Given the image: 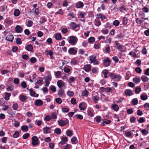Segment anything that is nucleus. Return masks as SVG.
Returning a JSON list of instances; mask_svg holds the SVG:
<instances>
[{"mask_svg":"<svg viewBox=\"0 0 149 149\" xmlns=\"http://www.w3.org/2000/svg\"><path fill=\"white\" fill-rule=\"evenodd\" d=\"M108 76L111 79H115L116 81H119L122 78V77L120 74H116L111 73H109Z\"/></svg>","mask_w":149,"mask_h":149,"instance_id":"1","label":"nucleus"},{"mask_svg":"<svg viewBox=\"0 0 149 149\" xmlns=\"http://www.w3.org/2000/svg\"><path fill=\"white\" fill-rule=\"evenodd\" d=\"M78 40L77 38L74 36H71L69 38L68 42L71 45H75Z\"/></svg>","mask_w":149,"mask_h":149,"instance_id":"2","label":"nucleus"},{"mask_svg":"<svg viewBox=\"0 0 149 149\" xmlns=\"http://www.w3.org/2000/svg\"><path fill=\"white\" fill-rule=\"evenodd\" d=\"M90 60L91 61V63H93L94 65H98V62L96 60V57L94 55H92L89 57Z\"/></svg>","mask_w":149,"mask_h":149,"instance_id":"3","label":"nucleus"},{"mask_svg":"<svg viewBox=\"0 0 149 149\" xmlns=\"http://www.w3.org/2000/svg\"><path fill=\"white\" fill-rule=\"evenodd\" d=\"M57 85L59 88H61L66 86V84L62 80H58L57 82Z\"/></svg>","mask_w":149,"mask_h":149,"instance_id":"4","label":"nucleus"},{"mask_svg":"<svg viewBox=\"0 0 149 149\" xmlns=\"http://www.w3.org/2000/svg\"><path fill=\"white\" fill-rule=\"evenodd\" d=\"M58 124L61 126H63L68 123V120H58Z\"/></svg>","mask_w":149,"mask_h":149,"instance_id":"5","label":"nucleus"},{"mask_svg":"<svg viewBox=\"0 0 149 149\" xmlns=\"http://www.w3.org/2000/svg\"><path fill=\"white\" fill-rule=\"evenodd\" d=\"M40 10L38 8H33L30 11V13L35 15H38L39 13Z\"/></svg>","mask_w":149,"mask_h":149,"instance_id":"6","label":"nucleus"},{"mask_svg":"<svg viewBox=\"0 0 149 149\" xmlns=\"http://www.w3.org/2000/svg\"><path fill=\"white\" fill-rule=\"evenodd\" d=\"M87 107V105L84 102H82L79 105V108L81 110H84Z\"/></svg>","mask_w":149,"mask_h":149,"instance_id":"7","label":"nucleus"},{"mask_svg":"<svg viewBox=\"0 0 149 149\" xmlns=\"http://www.w3.org/2000/svg\"><path fill=\"white\" fill-rule=\"evenodd\" d=\"M32 144L35 146L37 145L38 143V139L36 136H34L32 137Z\"/></svg>","mask_w":149,"mask_h":149,"instance_id":"8","label":"nucleus"},{"mask_svg":"<svg viewBox=\"0 0 149 149\" xmlns=\"http://www.w3.org/2000/svg\"><path fill=\"white\" fill-rule=\"evenodd\" d=\"M68 52L70 54L74 55L77 53V51L73 48H71L69 49Z\"/></svg>","mask_w":149,"mask_h":149,"instance_id":"9","label":"nucleus"},{"mask_svg":"<svg viewBox=\"0 0 149 149\" xmlns=\"http://www.w3.org/2000/svg\"><path fill=\"white\" fill-rule=\"evenodd\" d=\"M111 63L110 60L109 58H107L103 61V63L104 66L106 67H108L109 66Z\"/></svg>","mask_w":149,"mask_h":149,"instance_id":"10","label":"nucleus"},{"mask_svg":"<svg viewBox=\"0 0 149 149\" xmlns=\"http://www.w3.org/2000/svg\"><path fill=\"white\" fill-rule=\"evenodd\" d=\"M15 31L17 33H20L23 31V29L22 27L19 25H17L15 27Z\"/></svg>","mask_w":149,"mask_h":149,"instance_id":"11","label":"nucleus"},{"mask_svg":"<svg viewBox=\"0 0 149 149\" xmlns=\"http://www.w3.org/2000/svg\"><path fill=\"white\" fill-rule=\"evenodd\" d=\"M125 95L128 96L132 95L133 94V91L129 89H126L125 91Z\"/></svg>","mask_w":149,"mask_h":149,"instance_id":"12","label":"nucleus"},{"mask_svg":"<svg viewBox=\"0 0 149 149\" xmlns=\"http://www.w3.org/2000/svg\"><path fill=\"white\" fill-rule=\"evenodd\" d=\"M45 53L47 55H49L50 56L51 58H52L53 53L52 51L46 49L45 50Z\"/></svg>","mask_w":149,"mask_h":149,"instance_id":"13","label":"nucleus"},{"mask_svg":"<svg viewBox=\"0 0 149 149\" xmlns=\"http://www.w3.org/2000/svg\"><path fill=\"white\" fill-rule=\"evenodd\" d=\"M84 4L81 1L77 2L75 5V7L77 8H80L84 6Z\"/></svg>","mask_w":149,"mask_h":149,"instance_id":"14","label":"nucleus"},{"mask_svg":"<svg viewBox=\"0 0 149 149\" xmlns=\"http://www.w3.org/2000/svg\"><path fill=\"white\" fill-rule=\"evenodd\" d=\"M30 94L31 96L35 97H37L38 96V94L36 93L33 89H30L29 90Z\"/></svg>","mask_w":149,"mask_h":149,"instance_id":"15","label":"nucleus"},{"mask_svg":"<svg viewBox=\"0 0 149 149\" xmlns=\"http://www.w3.org/2000/svg\"><path fill=\"white\" fill-rule=\"evenodd\" d=\"M97 18L101 19L102 21H103L104 19L106 18L105 16L101 13L97 14Z\"/></svg>","mask_w":149,"mask_h":149,"instance_id":"16","label":"nucleus"},{"mask_svg":"<svg viewBox=\"0 0 149 149\" xmlns=\"http://www.w3.org/2000/svg\"><path fill=\"white\" fill-rule=\"evenodd\" d=\"M42 101L40 100H38L35 101V104L36 106H41L43 104Z\"/></svg>","mask_w":149,"mask_h":149,"instance_id":"17","label":"nucleus"},{"mask_svg":"<svg viewBox=\"0 0 149 149\" xmlns=\"http://www.w3.org/2000/svg\"><path fill=\"white\" fill-rule=\"evenodd\" d=\"M19 98L21 101L24 102L26 100L27 97L26 96L22 94L20 95Z\"/></svg>","mask_w":149,"mask_h":149,"instance_id":"18","label":"nucleus"},{"mask_svg":"<svg viewBox=\"0 0 149 149\" xmlns=\"http://www.w3.org/2000/svg\"><path fill=\"white\" fill-rule=\"evenodd\" d=\"M111 108L116 111H117L119 109L118 105L116 104H111Z\"/></svg>","mask_w":149,"mask_h":149,"instance_id":"19","label":"nucleus"},{"mask_svg":"<svg viewBox=\"0 0 149 149\" xmlns=\"http://www.w3.org/2000/svg\"><path fill=\"white\" fill-rule=\"evenodd\" d=\"M91 68V65L90 64H87L85 65L84 67L85 70L87 72H89Z\"/></svg>","mask_w":149,"mask_h":149,"instance_id":"20","label":"nucleus"},{"mask_svg":"<svg viewBox=\"0 0 149 149\" xmlns=\"http://www.w3.org/2000/svg\"><path fill=\"white\" fill-rule=\"evenodd\" d=\"M6 39L8 41L12 42L13 39V36L12 35H8L6 36Z\"/></svg>","mask_w":149,"mask_h":149,"instance_id":"21","label":"nucleus"},{"mask_svg":"<svg viewBox=\"0 0 149 149\" xmlns=\"http://www.w3.org/2000/svg\"><path fill=\"white\" fill-rule=\"evenodd\" d=\"M5 99L6 100H9V97H10L11 95V94L10 93H8L7 92H6L5 93Z\"/></svg>","mask_w":149,"mask_h":149,"instance_id":"22","label":"nucleus"},{"mask_svg":"<svg viewBox=\"0 0 149 149\" xmlns=\"http://www.w3.org/2000/svg\"><path fill=\"white\" fill-rule=\"evenodd\" d=\"M5 22L9 25H10L13 23V21L9 19H6L5 21Z\"/></svg>","mask_w":149,"mask_h":149,"instance_id":"23","label":"nucleus"},{"mask_svg":"<svg viewBox=\"0 0 149 149\" xmlns=\"http://www.w3.org/2000/svg\"><path fill=\"white\" fill-rule=\"evenodd\" d=\"M21 130L24 132H27L28 130V127L27 125H24L21 127Z\"/></svg>","mask_w":149,"mask_h":149,"instance_id":"24","label":"nucleus"},{"mask_svg":"<svg viewBox=\"0 0 149 149\" xmlns=\"http://www.w3.org/2000/svg\"><path fill=\"white\" fill-rule=\"evenodd\" d=\"M140 79L139 77H135L133 79V81L135 83H139L140 81Z\"/></svg>","mask_w":149,"mask_h":149,"instance_id":"25","label":"nucleus"},{"mask_svg":"<svg viewBox=\"0 0 149 149\" xmlns=\"http://www.w3.org/2000/svg\"><path fill=\"white\" fill-rule=\"evenodd\" d=\"M20 14V11L19 10L17 9L15 10L14 12V14L15 16H18Z\"/></svg>","mask_w":149,"mask_h":149,"instance_id":"26","label":"nucleus"},{"mask_svg":"<svg viewBox=\"0 0 149 149\" xmlns=\"http://www.w3.org/2000/svg\"><path fill=\"white\" fill-rule=\"evenodd\" d=\"M64 93V91L61 89H60L58 91V94L59 96L61 97Z\"/></svg>","mask_w":149,"mask_h":149,"instance_id":"27","label":"nucleus"},{"mask_svg":"<svg viewBox=\"0 0 149 149\" xmlns=\"http://www.w3.org/2000/svg\"><path fill=\"white\" fill-rule=\"evenodd\" d=\"M1 106L2 107V110L3 111H6L9 108L8 105L5 104H2Z\"/></svg>","mask_w":149,"mask_h":149,"instance_id":"28","label":"nucleus"},{"mask_svg":"<svg viewBox=\"0 0 149 149\" xmlns=\"http://www.w3.org/2000/svg\"><path fill=\"white\" fill-rule=\"evenodd\" d=\"M44 133H47L50 132V130L49 127H46L43 128V130Z\"/></svg>","mask_w":149,"mask_h":149,"instance_id":"29","label":"nucleus"},{"mask_svg":"<svg viewBox=\"0 0 149 149\" xmlns=\"http://www.w3.org/2000/svg\"><path fill=\"white\" fill-rule=\"evenodd\" d=\"M92 98L93 101L95 103L97 102L99 100V97L97 96H93L92 97Z\"/></svg>","mask_w":149,"mask_h":149,"instance_id":"30","label":"nucleus"},{"mask_svg":"<svg viewBox=\"0 0 149 149\" xmlns=\"http://www.w3.org/2000/svg\"><path fill=\"white\" fill-rule=\"evenodd\" d=\"M132 104L133 105H136L138 104V100L137 98L133 99L131 101Z\"/></svg>","mask_w":149,"mask_h":149,"instance_id":"31","label":"nucleus"},{"mask_svg":"<svg viewBox=\"0 0 149 149\" xmlns=\"http://www.w3.org/2000/svg\"><path fill=\"white\" fill-rule=\"evenodd\" d=\"M26 49L28 51H31L33 49V46L31 45H27L26 47Z\"/></svg>","mask_w":149,"mask_h":149,"instance_id":"32","label":"nucleus"},{"mask_svg":"<svg viewBox=\"0 0 149 149\" xmlns=\"http://www.w3.org/2000/svg\"><path fill=\"white\" fill-rule=\"evenodd\" d=\"M55 38L56 40H59L61 38V35L60 33L56 34L55 36Z\"/></svg>","mask_w":149,"mask_h":149,"instance_id":"33","label":"nucleus"},{"mask_svg":"<svg viewBox=\"0 0 149 149\" xmlns=\"http://www.w3.org/2000/svg\"><path fill=\"white\" fill-rule=\"evenodd\" d=\"M141 79L142 81L144 82H147L149 80V79L147 77L144 76H142L141 77Z\"/></svg>","mask_w":149,"mask_h":149,"instance_id":"34","label":"nucleus"},{"mask_svg":"<svg viewBox=\"0 0 149 149\" xmlns=\"http://www.w3.org/2000/svg\"><path fill=\"white\" fill-rule=\"evenodd\" d=\"M65 145L64 146V149H71L72 146L71 145L68 143H65Z\"/></svg>","mask_w":149,"mask_h":149,"instance_id":"35","label":"nucleus"},{"mask_svg":"<svg viewBox=\"0 0 149 149\" xmlns=\"http://www.w3.org/2000/svg\"><path fill=\"white\" fill-rule=\"evenodd\" d=\"M71 141L73 144H75L77 142V139L75 137H74L71 139Z\"/></svg>","mask_w":149,"mask_h":149,"instance_id":"36","label":"nucleus"},{"mask_svg":"<svg viewBox=\"0 0 149 149\" xmlns=\"http://www.w3.org/2000/svg\"><path fill=\"white\" fill-rule=\"evenodd\" d=\"M33 24V22L32 21L29 20L28 21L27 23L26 24V25L28 27H31L32 26Z\"/></svg>","mask_w":149,"mask_h":149,"instance_id":"37","label":"nucleus"},{"mask_svg":"<svg viewBox=\"0 0 149 149\" xmlns=\"http://www.w3.org/2000/svg\"><path fill=\"white\" fill-rule=\"evenodd\" d=\"M141 91L140 87H136V88L135 92L136 94L139 93Z\"/></svg>","mask_w":149,"mask_h":149,"instance_id":"38","label":"nucleus"},{"mask_svg":"<svg viewBox=\"0 0 149 149\" xmlns=\"http://www.w3.org/2000/svg\"><path fill=\"white\" fill-rule=\"evenodd\" d=\"M141 100H145L147 99V96L145 94H142L140 96Z\"/></svg>","mask_w":149,"mask_h":149,"instance_id":"39","label":"nucleus"},{"mask_svg":"<svg viewBox=\"0 0 149 149\" xmlns=\"http://www.w3.org/2000/svg\"><path fill=\"white\" fill-rule=\"evenodd\" d=\"M100 44L95 42L94 45V47L96 49H98L100 47Z\"/></svg>","mask_w":149,"mask_h":149,"instance_id":"40","label":"nucleus"},{"mask_svg":"<svg viewBox=\"0 0 149 149\" xmlns=\"http://www.w3.org/2000/svg\"><path fill=\"white\" fill-rule=\"evenodd\" d=\"M61 72L59 71H58L55 72V75L56 78L59 77L61 75Z\"/></svg>","mask_w":149,"mask_h":149,"instance_id":"41","label":"nucleus"},{"mask_svg":"<svg viewBox=\"0 0 149 149\" xmlns=\"http://www.w3.org/2000/svg\"><path fill=\"white\" fill-rule=\"evenodd\" d=\"M49 88L50 90L53 92H55L56 91V87L53 85H51L50 86Z\"/></svg>","mask_w":149,"mask_h":149,"instance_id":"42","label":"nucleus"},{"mask_svg":"<svg viewBox=\"0 0 149 149\" xmlns=\"http://www.w3.org/2000/svg\"><path fill=\"white\" fill-rule=\"evenodd\" d=\"M75 78L74 77H71L69 78V79H68V81L69 83H71L72 82L74 81L75 80Z\"/></svg>","mask_w":149,"mask_h":149,"instance_id":"43","label":"nucleus"},{"mask_svg":"<svg viewBox=\"0 0 149 149\" xmlns=\"http://www.w3.org/2000/svg\"><path fill=\"white\" fill-rule=\"evenodd\" d=\"M37 59L36 58L34 57H32L30 59V62L32 63H34L36 62Z\"/></svg>","mask_w":149,"mask_h":149,"instance_id":"44","label":"nucleus"},{"mask_svg":"<svg viewBox=\"0 0 149 149\" xmlns=\"http://www.w3.org/2000/svg\"><path fill=\"white\" fill-rule=\"evenodd\" d=\"M95 120L97 122L100 123L101 120V117L100 116H97L95 118Z\"/></svg>","mask_w":149,"mask_h":149,"instance_id":"45","label":"nucleus"},{"mask_svg":"<svg viewBox=\"0 0 149 149\" xmlns=\"http://www.w3.org/2000/svg\"><path fill=\"white\" fill-rule=\"evenodd\" d=\"M86 15V13H85L80 12L79 13V17H81L82 18H84V16Z\"/></svg>","mask_w":149,"mask_h":149,"instance_id":"46","label":"nucleus"},{"mask_svg":"<svg viewBox=\"0 0 149 149\" xmlns=\"http://www.w3.org/2000/svg\"><path fill=\"white\" fill-rule=\"evenodd\" d=\"M95 40V38L93 37H91L88 39V41L90 43H93L94 42Z\"/></svg>","mask_w":149,"mask_h":149,"instance_id":"47","label":"nucleus"},{"mask_svg":"<svg viewBox=\"0 0 149 149\" xmlns=\"http://www.w3.org/2000/svg\"><path fill=\"white\" fill-rule=\"evenodd\" d=\"M67 95L69 97H72L74 95V92L72 91H68L67 92Z\"/></svg>","mask_w":149,"mask_h":149,"instance_id":"48","label":"nucleus"},{"mask_svg":"<svg viewBox=\"0 0 149 149\" xmlns=\"http://www.w3.org/2000/svg\"><path fill=\"white\" fill-rule=\"evenodd\" d=\"M12 107L14 110H17L18 107V104L16 103H14Z\"/></svg>","mask_w":149,"mask_h":149,"instance_id":"49","label":"nucleus"},{"mask_svg":"<svg viewBox=\"0 0 149 149\" xmlns=\"http://www.w3.org/2000/svg\"><path fill=\"white\" fill-rule=\"evenodd\" d=\"M141 132L143 135H146L148 133V131L145 129L142 130Z\"/></svg>","mask_w":149,"mask_h":149,"instance_id":"50","label":"nucleus"},{"mask_svg":"<svg viewBox=\"0 0 149 149\" xmlns=\"http://www.w3.org/2000/svg\"><path fill=\"white\" fill-rule=\"evenodd\" d=\"M54 132L57 134H59L61 133V129L59 128H56L54 130Z\"/></svg>","mask_w":149,"mask_h":149,"instance_id":"51","label":"nucleus"},{"mask_svg":"<svg viewBox=\"0 0 149 149\" xmlns=\"http://www.w3.org/2000/svg\"><path fill=\"white\" fill-rule=\"evenodd\" d=\"M66 133L67 136H70L72 135V132L70 130H68L67 131Z\"/></svg>","mask_w":149,"mask_h":149,"instance_id":"52","label":"nucleus"},{"mask_svg":"<svg viewBox=\"0 0 149 149\" xmlns=\"http://www.w3.org/2000/svg\"><path fill=\"white\" fill-rule=\"evenodd\" d=\"M88 94V92L86 90L82 92V95L84 96H87Z\"/></svg>","mask_w":149,"mask_h":149,"instance_id":"53","label":"nucleus"},{"mask_svg":"<svg viewBox=\"0 0 149 149\" xmlns=\"http://www.w3.org/2000/svg\"><path fill=\"white\" fill-rule=\"evenodd\" d=\"M35 123L38 126H39L41 124L42 121L40 120H36L35 121Z\"/></svg>","mask_w":149,"mask_h":149,"instance_id":"54","label":"nucleus"},{"mask_svg":"<svg viewBox=\"0 0 149 149\" xmlns=\"http://www.w3.org/2000/svg\"><path fill=\"white\" fill-rule=\"evenodd\" d=\"M124 48V47L122 45H118V46H117V49H119L121 52L123 51L124 50L123 49Z\"/></svg>","mask_w":149,"mask_h":149,"instance_id":"55","label":"nucleus"},{"mask_svg":"<svg viewBox=\"0 0 149 149\" xmlns=\"http://www.w3.org/2000/svg\"><path fill=\"white\" fill-rule=\"evenodd\" d=\"M50 116L49 115H47L44 118V119L46 121H49L51 119Z\"/></svg>","mask_w":149,"mask_h":149,"instance_id":"56","label":"nucleus"},{"mask_svg":"<svg viewBox=\"0 0 149 149\" xmlns=\"http://www.w3.org/2000/svg\"><path fill=\"white\" fill-rule=\"evenodd\" d=\"M19 134L17 131L15 132L13 135V136L14 138H17L19 136Z\"/></svg>","mask_w":149,"mask_h":149,"instance_id":"57","label":"nucleus"},{"mask_svg":"<svg viewBox=\"0 0 149 149\" xmlns=\"http://www.w3.org/2000/svg\"><path fill=\"white\" fill-rule=\"evenodd\" d=\"M51 119H55L57 118V116L54 113H52L50 116Z\"/></svg>","mask_w":149,"mask_h":149,"instance_id":"58","label":"nucleus"},{"mask_svg":"<svg viewBox=\"0 0 149 149\" xmlns=\"http://www.w3.org/2000/svg\"><path fill=\"white\" fill-rule=\"evenodd\" d=\"M9 72V71L7 70H2L1 71V73L2 75H4Z\"/></svg>","mask_w":149,"mask_h":149,"instance_id":"59","label":"nucleus"},{"mask_svg":"<svg viewBox=\"0 0 149 149\" xmlns=\"http://www.w3.org/2000/svg\"><path fill=\"white\" fill-rule=\"evenodd\" d=\"M71 64L73 65H76L77 63V61L74 59H72L71 60L70 62Z\"/></svg>","mask_w":149,"mask_h":149,"instance_id":"60","label":"nucleus"},{"mask_svg":"<svg viewBox=\"0 0 149 149\" xmlns=\"http://www.w3.org/2000/svg\"><path fill=\"white\" fill-rule=\"evenodd\" d=\"M52 78L51 76V75H49L45 79V81H49L51 80Z\"/></svg>","mask_w":149,"mask_h":149,"instance_id":"61","label":"nucleus"},{"mask_svg":"<svg viewBox=\"0 0 149 149\" xmlns=\"http://www.w3.org/2000/svg\"><path fill=\"white\" fill-rule=\"evenodd\" d=\"M14 89V88L13 86H9L6 88L7 90L8 91H11Z\"/></svg>","mask_w":149,"mask_h":149,"instance_id":"62","label":"nucleus"},{"mask_svg":"<svg viewBox=\"0 0 149 149\" xmlns=\"http://www.w3.org/2000/svg\"><path fill=\"white\" fill-rule=\"evenodd\" d=\"M56 101L57 103L58 104H60L62 102L61 99L59 97L57 98L56 99Z\"/></svg>","mask_w":149,"mask_h":149,"instance_id":"63","label":"nucleus"},{"mask_svg":"<svg viewBox=\"0 0 149 149\" xmlns=\"http://www.w3.org/2000/svg\"><path fill=\"white\" fill-rule=\"evenodd\" d=\"M61 140L63 141V142H64L65 143L68 141L67 138L65 137H62L61 138Z\"/></svg>","mask_w":149,"mask_h":149,"instance_id":"64","label":"nucleus"}]
</instances>
